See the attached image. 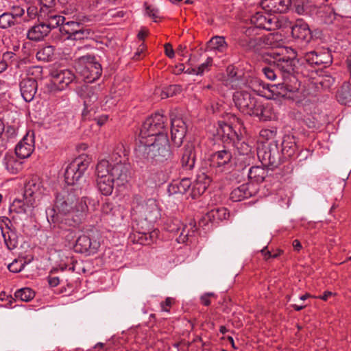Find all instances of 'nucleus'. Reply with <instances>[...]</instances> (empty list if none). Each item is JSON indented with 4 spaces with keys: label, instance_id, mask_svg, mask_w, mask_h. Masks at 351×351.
I'll use <instances>...</instances> for the list:
<instances>
[{
    "label": "nucleus",
    "instance_id": "1",
    "mask_svg": "<svg viewBox=\"0 0 351 351\" xmlns=\"http://www.w3.org/2000/svg\"><path fill=\"white\" fill-rule=\"evenodd\" d=\"M88 209L76 188H66L56 195L53 208L47 210V220L52 228L69 231L82 223Z\"/></svg>",
    "mask_w": 351,
    "mask_h": 351
},
{
    "label": "nucleus",
    "instance_id": "2",
    "mask_svg": "<svg viewBox=\"0 0 351 351\" xmlns=\"http://www.w3.org/2000/svg\"><path fill=\"white\" fill-rule=\"evenodd\" d=\"M135 223L133 228L138 234V241L143 245H150L156 240L158 232L154 229V223L160 217V211L156 201L149 199L143 204L132 208Z\"/></svg>",
    "mask_w": 351,
    "mask_h": 351
},
{
    "label": "nucleus",
    "instance_id": "3",
    "mask_svg": "<svg viewBox=\"0 0 351 351\" xmlns=\"http://www.w3.org/2000/svg\"><path fill=\"white\" fill-rule=\"evenodd\" d=\"M135 156L143 162L152 165L163 163L170 159L171 152L167 135L150 140H140L134 149Z\"/></svg>",
    "mask_w": 351,
    "mask_h": 351
},
{
    "label": "nucleus",
    "instance_id": "4",
    "mask_svg": "<svg viewBox=\"0 0 351 351\" xmlns=\"http://www.w3.org/2000/svg\"><path fill=\"white\" fill-rule=\"evenodd\" d=\"M281 147V154H280L277 142H271L266 150L258 152V156L262 158L263 163L274 168L278 167L285 160L297 156L298 146L294 136L285 135L283 137Z\"/></svg>",
    "mask_w": 351,
    "mask_h": 351
},
{
    "label": "nucleus",
    "instance_id": "5",
    "mask_svg": "<svg viewBox=\"0 0 351 351\" xmlns=\"http://www.w3.org/2000/svg\"><path fill=\"white\" fill-rule=\"evenodd\" d=\"M272 60L269 62L273 63V66L277 69L282 80L291 82H297L295 76L298 63L297 60H293V57L287 58L284 53H273L270 54Z\"/></svg>",
    "mask_w": 351,
    "mask_h": 351
},
{
    "label": "nucleus",
    "instance_id": "6",
    "mask_svg": "<svg viewBox=\"0 0 351 351\" xmlns=\"http://www.w3.org/2000/svg\"><path fill=\"white\" fill-rule=\"evenodd\" d=\"M74 64L75 69L88 82L95 81L102 73L101 66L93 55L77 56Z\"/></svg>",
    "mask_w": 351,
    "mask_h": 351
},
{
    "label": "nucleus",
    "instance_id": "7",
    "mask_svg": "<svg viewBox=\"0 0 351 351\" xmlns=\"http://www.w3.org/2000/svg\"><path fill=\"white\" fill-rule=\"evenodd\" d=\"M167 118L163 115L156 113L147 118L142 125L140 136L141 140H147V137H158L166 134Z\"/></svg>",
    "mask_w": 351,
    "mask_h": 351
},
{
    "label": "nucleus",
    "instance_id": "8",
    "mask_svg": "<svg viewBox=\"0 0 351 351\" xmlns=\"http://www.w3.org/2000/svg\"><path fill=\"white\" fill-rule=\"evenodd\" d=\"M210 160V166L220 173H229L235 165L232 152L226 148L213 153Z\"/></svg>",
    "mask_w": 351,
    "mask_h": 351
},
{
    "label": "nucleus",
    "instance_id": "9",
    "mask_svg": "<svg viewBox=\"0 0 351 351\" xmlns=\"http://www.w3.org/2000/svg\"><path fill=\"white\" fill-rule=\"evenodd\" d=\"M88 162L79 158L72 161L64 172L65 182L68 185L74 186L82 178L88 167Z\"/></svg>",
    "mask_w": 351,
    "mask_h": 351
},
{
    "label": "nucleus",
    "instance_id": "10",
    "mask_svg": "<svg viewBox=\"0 0 351 351\" xmlns=\"http://www.w3.org/2000/svg\"><path fill=\"white\" fill-rule=\"evenodd\" d=\"M100 246V242L92 232L83 234L78 237L74 245L76 252L87 253L88 255L96 253Z\"/></svg>",
    "mask_w": 351,
    "mask_h": 351
},
{
    "label": "nucleus",
    "instance_id": "11",
    "mask_svg": "<svg viewBox=\"0 0 351 351\" xmlns=\"http://www.w3.org/2000/svg\"><path fill=\"white\" fill-rule=\"evenodd\" d=\"M235 106L240 111L246 114L253 113L252 110L256 106L257 99L246 91H237L233 95Z\"/></svg>",
    "mask_w": 351,
    "mask_h": 351
},
{
    "label": "nucleus",
    "instance_id": "12",
    "mask_svg": "<svg viewBox=\"0 0 351 351\" xmlns=\"http://www.w3.org/2000/svg\"><path fill=\"white\" fill-rule=\"evenodd\" d=\"M186 125L182 118L171 115V138L173 143L180 147L186 133Z\"/></svg>",
    "mask_w": 351,
    "mask_h": 351
},
{
    "label": "nucleus",
    "instance_id": "13",
    "mask_svg": "<svg viewBox=\"0 0 351 351\" xmlns=\"http://www.w3.org/2000/svg\"><path fill=\"white\" fill-rule=\"evenodd\" d=\"M254 28L247 27L238 40V44L245 51H256L262 48L261 37H253Z\"/></svg>",
    "mask_w": 351,
    "mask_h": 351
},
{
    "label": "nucleus",
    "instance_id": "14",
    "mask_svg": "<svg viewBox=\"0 0 351 351\" xmlns=\"http://www.w3.org/2000/svg\"><path fill=\"white\" fill-rule=\"evenodd\" d=\"M254 28L271 31L278 27L276 18L262 12H256L250 19Z\"/></svg>",
    "mask_w": 351,
    "mask_h": 351
},
{
    "label": "nucleus",
    "instance_id": "15",
    "mask_svg": "<svg viewBox=\"0 0 351 351\" xmlns=\"http://www.w3.org/2000/svg\"><path fill=\"white\" fill-rule=\"evenodd\" d=\"M196 153L195 145L193 143H187L184 145L180 158V164L183 170L191 171L195 165Z\"/></svg>",
    "mask_w": 351,
    "mask_h": 351
},
{
    "label": "nucleus",
    "instance_id": "16",
    "mask_svg": "<svg viewBox=\"0 0 351 351\" xmlns=\"http://www.w3.org/2000/svg\"><path fill=\"white\" fill-rule=\"evenodd\" d=\"M228 79L226 80V85H230L231 88L237 89L241 88L243 86L249 87L254 89V82H256V79H251L250 82H244L241 76L237 75V72L234 67L228 66L227 69Z\"/></svg>",
    "mask_w": 351,
    "mask_h": 351
},
{
    "label": "nucleus",
    "instance_id": "17",
    "mask_svg": "<svg viewBox=\"0 0 351 351\" xmlns=\"http://www.w3.org/2000/svg\"><path fill=\"white\" fill-rule=\"evenodd\" d=\"M35 201L34 199H25L23 200L15 199L10 206V212L13 214L12 220H16L17 216L15 215H27L32 211Z\"/></svg>",
    "mask_w": 351,
    "mask_h": 351
},
{
    "label": "nucleus",
    "instance_id": "18",
    "mask_svg": "<svg viewBox=\"0 0 351 351\" xmlns=\"http://www.w3.org/2000/svg\"><path fill=\"white\" fill-rule=\"evenodd\" d=\"M129 178V168L125 164L119 162L113 165L110 169V178L117 186L124 185Z\"/></svg>",
    "mask_w": 351,
    "mask_h": 351
},
{
    "label": "nucleus",
    "instance_id": "19",
    "mask_svg": "<svg viewBox=\"0 0 351 351\" xmlns=\"http://www.w3.org/2000/svg\"><path fill=\"white\" fill-rule=\"evenodd\" d=\"M292 3L291 0H262V8L268 12L285 13Z\"/></svg>",
    "mask_w": 351,
    "mask_h": 351
},
{
    "label": "nucleus",
    "instance_id": "20",
    "mask_svg": "<svg viewBox=\"0 0 351 351\" xmlns=\"http://www.w3.org/2000/svg\"><path fill=\"white\" fill-rule=\"evenodd\" d=\"M38 84L36 80L32 77H26L20 82V90L24 100L29 102L34 98L37 90Z\"/></svg>",
    "mask_w": 351,
    "mask_h": 351
},
{
    "label": "nucleus",
    "instance_id": "21",
    "mask_svg": "<svg viewBox=\"0 0 351 351\" xmlns=\"http://www.w3.org/2000/svg\"><path fill=\"white\" fill-rule=\"evenodd\" d=\"M299 88V82H291L283 80L282 83L271 85L269 88L272 97H282L287 96L288 92H295Z\"/></svg>",
    "mask_w": 351,
    "mask_h": 351
},
{
    "label": "nucleus",
    "instance_id": "22",
    "mask_svg": "<svg viewBox=\"0 0 351 351\" xmlns=\"http://www.w3.org/2000/svg\"><path fill=\"white\" fill-rule=\"evenodd\" d=\"M304 58L306 63L310 66L324 65L325 66L330 64L332 62L331 57L328 53L324 52L317 53L315 51L306 53Z\"/></svg>",
    "mask_w": 351,
    "mask_h": 351
},
{
    "label": "nucleus",
    "instance_id": "23",
    "mask_svg": "<svg viewBox=\"0 0 351 351\" xmlns=\"http://www.w3.org/2000/svg\"><path fill=\"white\" fill-rule=\"evenodd\" d=\"M2 162L7 171L12 174H16L23 169V160L13 153L6 154Z\"/></svg>",
    "mask_w": 351,
    "mask_h": 351
},
{
    "label": "nucleus",
    "instance_id": "24",
    "mask_svg": "<svg viewBox=\"0 0 351 351\" xmlns=\"http://www.w3.org/2000/svg\"><path fill=\"white\" fill-rule=\"evenodd\" d=\"M252 111L253 113H250V115L257 117L263 121H269L275 117L272 107L269 104H263L260 101H257Z\"/></svg>",
    "mask_w": 351,
    "mask_h": 351
},
{
    "label": "nucleus",
    "instance_id": "25",
    "mask_svg": "<svg viewBox=\"0 0 351 351\" xmlns=\"http://www.w3.org/2000/svg\"><path fill=\"white\" fill-rule=\"evenodd\" d=\"M291 34L293 37L305 42H309L312 38L311 32L308 24L300 20L298 21L292 27Z\"/></svg>",
    "mask_w": 351,
    "mask_h": 351
},
{
    "label": "nucleus",
    "instance_id": "26",
    "mask_svg": "<svg viewBox=\"0 0 351 351\" xmlns=\"http://www.w3.org/2000/svg\"><path fill=\"white\" fill-rule=\"evenodd\" d=\"M53 83L58 89L62 90L68 86L75 78V74L69 69L61 70L53 75Z\"/></svg>",
    "mask_w": 351,
    "mask_h": 351
},
{
    "label": "nucleus",
    "instance_id": "27",
    "mask_svg": "<svg viewBox=\"0 0 351 351\" xmlns=\"http://www.w3.org/2000/svg\"><path fill=\"white\" fill-rule=\"evenodd\" d=\"M254 193L252 186L250 184H243L233 189L230 193V199L233 202H241L245 199L252 197Z\"/></svg>",
    "mask_w": 351,
    "mask_h": 351
},
{
    "label": "nucleus",
    "instance_id": "28",
    "mask_svg": "<svg viewBox=\"0 0 351 351\" xmlns=\"http://www.w3.org/2000/svg\"><path fill=\"white\" fill-rule=\"evenodd\" d=\"M40 22L38 25L33 26L27 32V38L32 40H40L47 36L50 31L46 26L44 21L39 18Z\"/></svg>",
    "mask_w": 351,
    "mask_h": 351
},
{
    "label": "nucleus",
    "instance_id": "29",
    "mask_svg": "<svg viewBox=\"0 0 351 351\" xmlns=\"http://www.w3.org/2000/svg\"><path fill=\"white\" fill-rule=\"evenodd\" d=\"M40 18H41V20L44 21L50 32L51 29L63 25L65 21V18L64 16L57 14L53 11H49L44 16L40 14Z\"/></svg>",
    "mask_w": 351,
    "mask_h": 351
},
{
    "label": "nucleus",
    "instance_id": "30",
    "mask_svg": "<svg viewBox=\"0 0 351 351\" xmlns=\"http://www.w3.org/2000/svg\"><path fill=\"white\" fill-rule=\"evenodd\" d=\"M40 184V183L37 176L29 179L24 186L23 197L35 201L34 196L39 192Z\"/></svg>",
    "mask_w": 351,
    "mask_h": 351
},
{
    "label": "nucleus",
    "instance_id": "31",
    "mask_svg": "<svg viewBox=\"0 0 351 351\" xmlns=\"http://www.w3.org/2000/svg\"><path fill=\"white\" fill-rule=\"evenodd\" d=\"M83 93L81 96L84 99V110L82 112V115L85 116L86 112L89 110V108L97 100V96L95 93L92 87L88 86H84L81 88Z\"/></svg>",
    "mask_w": 351,
    "mask_h": 351
},
{
    "label": "nucleus",
    "instance_id": "32",
    "mask_svg": "<svg viewBox=\"0 0 351 351\" xmlns=\"http://www.w3.org/2000/svg\"><path fill=\"white\" fill-rule=\"evenodd\" d=\"M0 229L8 249L10 250L15 249L19 243L18 236L16 232L11 230L10 228H6L5 230H3V228L1 227Z\"/></svg>",
    "mask_w": 351,
    "mask_h": 351
},
{
    "label": "nucleus",
    "instance_id": "33",
    "mask_svg": "<svg viewBox=\"0 0 351 351\" xmlns=\"http://www.w3.org/2000/svg\"><path fill=\"white\" fill-rule=\"evenodd\" d=\"M191 186V181L189 178H183L180 182L171 184L168 187V192L171 194H184Z\"/></svg>",
    "mask_w": 351,
    "mask_h": 351
},
{
    "label": "nucleus",
    "instance_id": "34",
    "mask_svg": "<svg viewBox=\"0 0 351 351\" xmlns=\"http://www.w3.org/2000/svg\"><path fill=\"white\" fill-rule=\"evenodd\" d=\"M267 169L263 167L253 166L249 169L248 178L253 182L261 183L267 176Z\"/></svg>",
    "mask_w": 351,
    "mask_h": 351
},
{
    "label": "nucleus",
    "instance_id": "35",
    "mask_svg": "<svg viewBox=\"0 0 351 351\" xmlns=\"http://www.w3.org/2000/svg\"><path fill=\"white\" fill-rule=\"evenodd\" d=\"M36 57L38 60L49 62L55 60V49L53 46L47 45L40 48Z\"/></svg>",
    "mask_w": 351,
    "mask_h": 351
},
{
    "label": "nucleus",
    "instance_id": "36",
    "mask_svg": "<svg viewBox=\"0 0 351 351\" xmlns=\"http://www.w3.org/2000/svg\"><path fill=\"white\" fill-rule=\"evenodd\" d=\"M336 97L341 104H347L351 101V84L344 82L337 91Z\"/></svg>",
    "mask_w": 351,
    "mask_h": 351
},
{
    "label": "nucleus",
    "instance_id": "37",
    "mask_svg": "<svg viewBox=\"0 0 351 351\" xmlns=\"http://www.w3.org/2000/svg\"><path fill=\"white\" fill-rule=\"evenodd\" d=\"M33 152V145L25 142V139H23L17 144L15 147V153L21 160L30 156Z\"/></svg>",
    "mask_w": 351,
    "mask_h": 351
},
{
    "label": "nucleus",
    "instance_id": "38",
    "mask_svg": "<svg viewBox=\"0 0 351 351\" xmlns=\"http://www.w3.org/2000/svg\"><path fill=\"white\" fill-rule=\"evenodd\" d=\"M281 35L278 33L269 34L265 36L261 37L262 47L267 46L270 48H276L280 46Z\"/></svg>",
    "mask_w": 351,
    "mask_h": 351
},
{
    "label": "nucleus",
    "instance_id": "39",
    "mask_svg": "<svg viewBox=\"0 0 351 351\" xmlns=\"http://www.w3.org/2000/svg\"><path fill=\"white\" fill-rule=\"evenodd\" d=\"M114 181L109 178H97V184L100 192L104 195L112 194L114 187Z\"/></svg>",
    "mask_w": 351,
    "mask_h": 351
},
{
    "label": "nucleus",
    "instance_id": "40",
    "mask_svg": "<svg viewBox=\"0 0 351 351\" xmlns=\"http://www.w3.org/2000/svg\"><path fill=\"white\" fill-rule=\"evenodd\" d=\"M228 45L223 36H214L208 43V48L210 50L223 52L227 49Z\"/></svg>",
    "mask_w": 351,
    "mask_h": 351
},
{
    "label": "nucleus",
    "instance_id": "41",
    "mask_svg": "<svg viewBox=\"0 0 351 351\" xmlns=\"http://www.w3.org/2000/svg\"><path fill=\"white\" fill-rule=\"evenodd\" d=\"M66 34L68 35V38L78 40L88 38L91 35V32L89 29L81 27L78 30L73 29L66 30Z\"/></svg>",
    "mask_w": 351,
    "mask_h": 351
},
{
    "label": "nucleus",
    "instance_id": "42",
    "mask_svg": "<svg viewBox=\"0 0 351 351\" xmlns=\"http://www.w3.org/2000/svg\"><path fill=\"white\" fill-rule=\"evenodd\" d=\"M110 165L106 160H102L99 162L96 166V173L97 178H104L110 177Z\"/></svg>",
    "mask_w": 351,
    "mask_h": 351
},
{
    "label": "nucleus",
    "instance_id": "43",
    "mask_svg": "<svg viewBox=\"0 0 351 351\" xmlns=\"http://www.w3.org/2000/svg\"><path fill=\"white\" fill-rule=\"evenodd\" d=\"M14 295L17 299H20L24 302H29L34 298L35 293L32 289L25 287L17 290Z\"/></svg>",
    "mask_w": 351,
    "mask_h": 351
},
{
    "label": "nucleus",
    "instance_id": "44",
    "mask_svg": "<svg viewBox=\"0 0 351 351\" xmlns=\"http://www.w3.org/2000/svg\"><path fill=\"white\" fill-rule=\"evenodd\" d=\"M16 23L13 19V16L7 12H4L0 15V28L5 29H8L14 25Z\"/></svg>",
    "mask_w": 351,
    "mask_h": 351
},
{
    "label": "nucleus",
    "instance_id": "45",
    "mask_svg": "<svg viewBox=\"0 0 351 351\" xmlns=\"http://www.w3.org/2000/svg\"><path fill=\"white\" fill-rule=\"evenodd\" d=\"M230 213L227 208L224 207L213 209L208 214V217H213L218 220H224L229 217Z\"/></svg>",
    "mask_w": 351,
    "mask_h": 351
},
{
    "label": "nucleus",
    "instance_id": "46",
    "mask_svg": "<svg viewBox=\"0 0 351 351\" xmlns=\"http://www.w3.org/2000/svg\"><path fill=\"white\" fill-rule=\"evenodd\" d=\"M335 80L330 75H324L319 77L317 83L325 90H330L334 85Z\"/></svg>",
    "mask_w": 351,
    "mask_h": 351
},
{
    "label": "nucleus",
    "instance_id": "47",
    "mask_svg": "<svg viewBox=\"0 0 351 351\" xmlns=\"http://www.w3.org/2000/svg\"><path fill=\"white\" fill-rule=\"evenodd\" d=\"M269 66H265L262 69V71L265 76L270 80H274L277 78L278 76H280L279 73L277 71V69L273 66V63L270 62Z\"/></svg>",
    "mask_w": 351,
    "mask_h": 351
},
{
    "label": "nucleus",
    "instance_id": "48",
    "mask_svg": "<svg viewBox=\"0 0 351 351\" xmlns=\"http://www.w3.org/2000/svg\"><path fill=\"white\" fill-rule=\"evenodd\" d=\"M182 224L178 219H170L166 223V229L167 231L176 234H178Z\"/></svg>",
    "mask_w": 351,
    "mask_h": 351
},
{
    "label": "nucleus",
    "instance_id": "49",
    "mask_svg": "<svg viewBox=\"0 0 351 351\" xmlns=\"http://www.w3.org/2000/svg\"><path fill=\"white\" fill-rule=\"evenodd\" d=\"M206 189L205 184H203L199 182L195 183L191 191L190 195L193 199H196L200 195L203 194Z\"/></svg>",
    "mask_w": 351,
    "mask_h": 351
},
{
    "label": "nucleus",
    "instance_id": "50",
    "mask_svg": "<svg viewBox=\"0 0 351 351\" xmlns=\"http://www.w3.org/2000/svg\"><path fill=\"white\" fill-rule=\"evenodd\" d=\"M180 90V88L178 85H171L169 87L166 88L161 93L162 99L168 98L169 97H173Z\"/></svg>",
    "mask_w": 351,
    "mask_h": 351
},
{
    "label": "nucleus",
    "instance_id": "51",
    "mask_svg": "<svg viewBox=\"0 0 351 351\" xmlns=\"http://www.w3.org/2000/svg\"><path fill=\"white\" fill-rule=\"evenodd\" d=\"M213 64V58L208 57L206 60L197 67V75H202L206 71H208Z\"/></svg>",
    "mask_w": 351,
    "mask_h": 351
},
{
    "label": "nucleus",
    "instance_id": "52",
    "mask_svg": "<svg viewBox=\"0 0 351 351\" xmlns=\"http://www.w3.org/2000/svg\"><path fill=\"white\" fill-rule=\"evenodd\" d=\"M25 267V262L15 259L12 263L8 265V268L10 271L13 273L20 272Z\"/></svg>",
    "mask_w": 351,
    "mask_h": 351
},
{
    "label": "nucleus",
    "instance_id": "53",
    "mask_svg": "<svg viewBox=\"0 0 351 351\" xmlns=\"http://www.w3.org/2000/svg\"><path fill=\"white\" fill-rule=\"evenodd\" d=\"M308 2L306 0H296L293 2L295 10L298 14H304L306 12Z\"/></svg>",
    "mask_w": 351,
    "mask_h": 351
},
{
    "label": "nucleus",
    "instance_id": "54",
    "mask_svg": "<svg viewBox=\"0 0 351 351\" xmlns=\"http://www.w3.org/2000/svg\"><path fill=\"white\" fill-rule=\"evenodd\" d=\"M237 147L241 155L247 156L251 152V147L245 142H238Z\"/></svg>",
    "mask_w": 351,
    "mask_h": 351
},
{
    "label": "nucleus",
    "instance_id": "55",
    "mask_svg": "<svg viewBox=\"0 0 351 351\" xmlns=\"http://www.w3.org/2000/svg\"><path fill=\"white\" fill-rule=\"evenodd\" d=\"M8 13L13 16L15 21L16 19L21 17L25 14V10L20 6H13L11 12H8Z\"/></svg>",
    "mask_w": 351,
    "mask_h": 351
},
{
    "label": "nucleus",
    "instance_id": "56",
    "mask_svg": "<svg viewBox=\"0 0 351 351\" xmlns=\"http://www.w3.org/2000/svg\"><path fill=\"white\" fill-rule=\"evenodd\" d=\"M80 27H81V26H80L79 23L71 21L66 22L60 28V31L61 32H64L66 34V30H69V29H71L78 30L79 28H80Z\"/></svg>",
    "mask_w": 351,
    "mask_h": 351
},
{
    "label": "nucleus",
    "instance_id": "57",
    "mask_svg": "<svg viewBox=\"0 0 351 351\" xmlns=\"http://www.w3.org/2000/svg\"><path fill=\"white\" fill-rule=\"evenodd\" d=\"M276 134V131L274 130L263 129L260 132V136L266 139H271Z\"/></svg>",
    "mask_w": 351,
    "mask_h": 351
},
{
    "label": "nucleus",
    "instance_id": "58",
    "mask_svg": "<svg viewBox=\"0 0 351 351\" xmlns=\"http://www.w3.org/2000/svg\"><path fill=\"white\" fill-rule=\"evenodd\" d=\"M179 233H180V235H179V238L178 239V242H182V243L185 242L186 238L190 235L189 230H186V226H183L182 225L180 228V230Z\"/></svg>",
    "mask_w": 351,
    "mask_h": 351
},
{
    "label": "nucleus",
    "instance_id": "59",
    "mask_svg": "<svg viewBox=\"0 0 351 351\" xmlns=\"http://www.w3.org/2000/svg\"><path fill=\"white\" fill-rule=\"evenodd\" d=\"M27 14L30 19H35L38 14L37 7L34 5L28 7L27 9Z\"/></svg>",
    "mask_w": 351,
    "mask_h": 351
},
{
    "label": "nucleus",
    "instance_id": "60",
    "mask_svg": "<svg viewBox=\"0 0 351 351\" xmlns=\"http://www.w3.org/2000/svg\"><path fill=\"white\" fill-rule=\"evenodd\" d=\"M165 52L167 56L170 58H173L175 55L174 50L173 49V47L170 43H166L165 45Z\"/></svg>",
    "mask_w": 351,
    "mask_h": 351
},
{
    "label": "nucleus",
    "instance_id": "61",
    "mask_svg": "<svg viewBox=\"0 0 351 351\" xmlns=\"http://www.w3.org/2000/svg\"><path fill=\"white\" fill-rule=\"evenodd\" d=\"M285 51L286 53H284V55L286 56L287 58L293 57V60H297L296 59L297 53H296V51L293 49L286 47L285 49Z\"/></svg>",
    "mask_w": 351,
    "mask_h": 351
},
{
    "label": "nucleus",
    "instance_id": "62",
    "mask_svg": "<svg viewBox=\"0 0 351 351\" xmlns=\"http://www.w3.org/2000/svg\"><path fill=\"white\" fill-rule=\"evenodd\" d=\"M172 300L170 298H166L165 302H161L160 306L162 311L169 312V309L167 307H169L171 305Z\"/></svg>",
    "mask_w": 351,
    "mask_h": 351
},
{
    "label": "nucleus",
    "instance_id": "63",
    "mask_svg": "<svg viewBox=\"0 0 351 351\" xmlns=\"http://www.w3.org/2000/svg\"><path fill=\"white\" fill-rule=\"evenodd\" d=\"M158 9L152 8L150 6L146 8V13L151 17L155 19L158 17Z\"/></svg>",
    "mask_w": 351,
    "mask_h": 351
},
{
    "label": "nucleus",
    "instance_id": "64",
    "mask_svg": "<svg viewBox=\"0 0 351 351\" xmlns=\"http://www.w3.org/2000/svg\"><path fill=\"white\" fill-rule=\"evenodd\" d=\"M48 282L51 287H55L59 285L60 280L58 277H53L49 276L48 277Z\"/></svg>",
    "mask_w": 351,
    "mask_h": 351
}]
</instances>
